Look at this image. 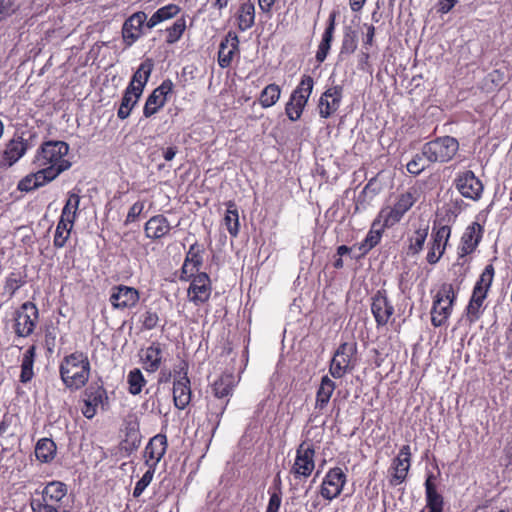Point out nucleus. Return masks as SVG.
I'll use <instances>...</instances> for the list:
<instances>
[{
	"label": "nucleus",
	"mask_w": 512,
	"mask_h": 512,
	"mask_svg": "<svg viewBox=\"0 0 512 512\" xmlns=\"http://www.w3.org/2000/svg\"><path fill=\"white\" fill-rule=\"evenodd\" d=\"M92 366L88 354L75 350L65 355L59 363V376L65 386L71 392H76L86 387L91 376Z\"/></svg>",
	"instance_id": "obj_1"
},
{
	"label": "nucleus",
	"mask_w": 512,
	"mask_h": 512,
	"mask_svg": "<svg viewBox=\"0 0 512 512\" xmlns=\"http://www.w3.org/2000/svg\"><path fill=\"white\" fill-rule=\"evenodd\" d=\"M69 144L62 140H47L37 148L32 160L35 167H44L57 175L70 169L72 163L66 159Z\"/></svg>",
	"instance_id": "obj_2"
},
{
	"label": "nucleus",
	"mask_w": 512,
	"mask_h": 512,
	"mask_svg": "<svg viewBox=\"0 0 512 512\" xmlns=\"http://www.w3.org/2000/svg\"><path fill=\"white\" fill-rule=\"evenodd\" d=\"M458 298L452 283L443 282L432 297L431 324L435 328L446 326Z\"/></svg>",
	"instance_id": "obj_3"
},
{
	"label": "nucleus",
	"mask_w": 512,
	"mask_h": 512,
	"mask_svg": "<svg viewBox=\"0 0 512 512\" xmlns=\"http://www.w3.org/2000/svg\"><path fill=\"white\" fill-rule=\"evenodd\" d=\"M419 198V188L412 186L400 193L392 206L383 207L378 214L380 219H383L384 227H393L398 224Z\"/></svg>",
	"instance_id": "obj_4"
},
{
	"label": "nucleus",
	"mask_w": 512,
	"mask_h": 512,
	"mask_svg": "<svg viewBox=\"0 0 512 512\" xmlns=\"http://www.w3.org/2000/svg\"><path fill=\"white\" fill-rule=\"evenodd\" d=\"M314 79L312 76L302 75L298 85L292 91L289 100L285 104V114L292 122L298 121L313 92Z\"/></svg>",
	"instance_id": "obj_5"
},
{
	"label": "nucleus",
	"mask_w": 512,
	"mask_h": 512,
	"mask_svg": "<svg viewBox=\"0 0 512 512\" xmlns=\"http://www.w3.org/2000/svg\"><path fill=\"white\" fill-rule=\"evenodd\" d=\"M39 323V309L32 301H26L13 313L12 330L17 338H28Z\"/></svg>",
	"instance_id": "obj_6"
},
{
	"label": "nucleus",
	"mask_w": 512,
	"mask_h": 512,
	"mask_svg": "<svg viewBox=\"0 0 512 512\" xmlns=\"http://www.w3.org/2000/svg\"><path fill=\"white\" fill-rule=\"evenodd\" d=\"M68 502V486L64 482L53 480L48 482L40 493L35 492L30 504L68 510Z\"/></svg>",
	"instance_id": "obj_7"
},
{
	"label": "nucleus",
	"mask_w": 512,
	"mask_h": 512,
	"mask_svg": "<svg viewBox=\"0 0 512 512\" xmlns=\"http://www.w3.org/2000/svg\"><path fill=\"white\" fill-rule=\"evenodd\" d=\"M357 343L343 342L336 349L330 365L329 373L335 379L342 378L354 370L357 363Z\"/></svg>",
	"instance_id": "obj_8"
},
{
	"label": "nucleus",
	"mask_w": 512,
	"mask_h": 512,
	"mask_svg": "<svg viewBox=\"0 0 512 512\" xmlns=\"http://www.w3.org/2000/svg\"><path fill=\"white\" fill-rule=\"evenodd\" d=\"M458 149L459 143L456 138L444 136L425 143L422 152L428 162L445 163L455 156Z\"/></svg>",
	"instance_id": "obj_9"
},
{
	"label": "nucleus",
	"mask_w": 512,
	"mask_h": 512,
	"mask_svg": "<svg viewBox=\"0 0 512 512\" xmlns=\"http://www.w3.org/2000/svg\"><path fill=\"white\" fill-rule=\"evenodd\" d=\"M189 364L186 360H181L175 366L173 380V402L177 409L184 410L191 402L192 390L191 382L188 377Z\"/></svg>",
	"instance_id": "obj_10"
},
{
	"label": "nucleus",
	"mask_w": 512,
	"mask_h": 512,
	"mask_svg": "<svg viewBox=\"0 0 512 512\" xmlns=\"http://www.w3.org/2000/svg\"><path fill=\"white\" fill-rule=\"evenodd\" d=\"M314 469V446L312 443L303 441L296 449V456L291 466L290 474H292L296 480L307 479L312 475Z\"/></svg>",
	"instance_id": "obj_11"
},
{
	"label": "nucleus",
	"mask_w": 512,
	"mask_h": 512,
	"mask_svg": "<svg viewBox=\"0 0 512 512\" xmlns=\"http://www.w3.org/2000/svg\"><path fill=\"white\" fill-rule=\"evenodd\" d=\"M189 282L187 298L194 306L200 307L208 303L212 294V280L208 273L198 272L191 278L183 280Z\"/></svg>",
	"instance_id": "obj_12"
},
{
	"label": "nucleus",
	"mask_w": 512,
	"mask_h": 512,
	"mask_svg": "<svg viewBox=\"0 0 512 512\" xmlns=\"http://www.w3.org/2000/svg\"><path fill=\"white\" fill-rule=\"evenodd\" d=\"M370 309L377 328L384 327L389 323L395 309L386 289L381 288L372 294Z\"/></svg>",
	"instance_id": "obj_13"
},
{
	"label": "nucleus",
	"mask_w": 512,
	"mask_h": 512,
	"mask_svg": "<svg viewBox=\"0 0 512 512\" xmlns=\"http://www.w3.org/2000/svg\"><path fill=\"white\" fill-rule=\"evenodd\" d=\"M346 483L347 475L344 473L342 468H330L326 472L319 487V494L323 499L330 502L341 495Z\"/></svg>",
	"instance_id": "obj_14"
},
{
	"label": "nucleus",
	"mask_w": 512,
	"mask_h": 512,
	"mask_svg": "<svg viewBox=\"0 0 512 512\" xmlns=\"http://www.w3.org/2000/svg\"><path fill=\"white\" fill-rule=\"evenodd\" d=\"M140 300L138 289L124 284L114 285L110 289L109 302L115 310H130L137 306Z\"/></svg>",
	"instance_id": "obj_15"
},
{
	"label": "nucleus",
	"mask_w": 512,
	"mask_h": 512,
	"mask_svg": "<svg viewBox=\"0 0 512 512\" xmlns=\"http://www.w3.org/2000/svg\"><path fill=\"white\" fill-rule=\"evenodd\" d=\"M454 186L463 197L473 201H478L484 190L482 181L471 170L459 172L454 179Z\"/></svg>",
	"instance_id": "obj_16"
},
{
	"label": "nucleus",
	"mask_w": 512,
	"mask_h": 512,
	"mask_svg": "<svg viewBox=\"0 0 512 512\" xmlns=\"http://www.w3.org/2000/svg\"><path fill=\"white\" fill-rule=\"evenodd\" d=\"M411 448L410 445H403L398 455L392 460L389 472V483L391 486L402 484L408 475L411 467Z\"/></svg>",
	"instance_id": "obj_17"
},
{
	"label": "nucleus",
	"mask_w": 512,
	"mask_h": 512,
	"mask_svg": "<svg viewBox=\"0 0 512 512\" xmlns=\"http://www.w3.org/2000/svg\"><path fill=\"white\" fill-rule=\"evenodd\" d=\"M343 90V86L333 85L321 94L317 104L321 118L328 119L338 111L343 99Z\"/></svg>",
	"instance_id": "obj_18"
},
{
	"label": "nucleus",
	"mask_w": 512,
	"mask_h": 512,
	"mask_svg": "<svg viewBox=\"0 0 512 512\" xmlns=\"http://www.w3.org/2000/svg\"><path fill=\"white\" fill-rule=\"evenodd\" d=\"M28 140L15 134L6 144L1 153L0 168H10L16 164L28 151Z\"/></svg>",
	"instance_id": "obj_19"
},
{
	"label": "nucleus",
	"mask_w": 512,
	"mask_h": 512,
	"mask_svg": "<svg viewBox=\"0 0 512 512\" xmlns=\"http://www.w3.org/2000/svg\"><path fill=\"white\" fill-rule=\"evenodd\" d=\"M174 84L171 79H165L152 93L147 97L143 115L150 118L155 115L167 102V96L173 92Z\"/></svg>",
	"instance_id": "obj_20"
},
{
	"label": "nucleus",
	"mask_w": 512,
	"mask_h": 512,
	"mask_svg": "<svg viewBox=\"0 0 512 512\" xmlns=\"http://www.w3.org/2000/svg\"><path fill=\"white\" fill-rule=\"evenodd\" d=\"M167 448L168 441L165 434L159 433L150 438L143 452L145 465L156 469L157 465L164 457Z\"/></svg>",
	"instance_id": "obj_21"
},
{
	"label": "nucleus",
	"mask_w": 512,
	"mask_h": 512,
	"mask_svg": "<svg viewBox=\"0 0 512 512\" xmlns=\"http://www.w3.org/2000/svg\"><path fill=\"white\" fill-rule=\"evenodd\" d=\"M484 234V227L478 222H472L468 225L462 234L460 245L458 247V256L460 258L472 254L480 244Z\"/></svg>",
	"instance_id": "obj_22"
},
{
	"label": "nucleus",
	"mask_w": 512,
	"mask_h": 512,
	"mask_svg": "<svg viewBox=\"0 0 512 512\" xmlns=\"http://www.w3.org/2000/svg\"><path fill=\"white\" fill-rule=\"evenodd\" d=\"M205 249L203 245L198 242L190 245L180 269V280H187L192 277L193 274L200 272V268L203 265V254Z\"/></svg>",
	"instance_id": "obj_23"
},
{
	"label": "nucleus",
	"mask_w": 512,
	"mask_h": 512,
	"mask_svg": "<svg viewBox=\"0 0 512 512\" xmlns=\"http://www.w3.org/2000/svg\"><path fill=\"white\" fill-rule=\"evenodd\" d=\"M147 22L145 12L139 11L127 18L122 26V38L126 47L132 46L142 35Z\"/></svg>",
	"instance_id": "obj_24"
},
{
	"label": "nucleus",
	"mask_w": 512,
	"mask_h": 512,
	"mask_svg": "<svg viewBox=\"0 0 512 512\" xmlns=\"http://www.w3.org/2000/svg\"><path fill=\"white\" fill-rule=\"evenodd\" d=\"M389 228L390 227H384L383 219H380V215L378 214L373 220L366 237L360 243L354 245V248L359 250L357 258L366 256L374 247H376L382 239L384 230Z\"/></svg>",
	"instance_id": "obj_25"
},
{
	"label": "nucleus",
	"mask_w": 512,
	"mask_h": 512,
	"mask_svg": "<svg viewBox=\"0 0 512 512\" xmlns=\"http://www.w3.org/2000/svg\"><path fill=\"white\" fill-rule=\"evenodd\" d=\"M172 226L163 214H157L150 217L144 224L145 237L157 241L170 235Z\"/></svg>",
	"instance_id": "obj_26"
},
{
	"label": "nucleus",
	"mask_w": 512,
	"mask_h": 512,
	"mask_svg": "<svg viewBox=\"0 0 512 512\" xmlns=\"http://www.w3.org/2000/svg\"><path fill=\"white\" fill-rule=\"evenodd\" d=\"M163 344L159 341H153L145 349L141 350V363L148 373H154L159 370L163 361Z\"/></svg>",
	"instance_id": "obj_27"
},
{
	"label": "nucleus",
	"mask_w": 512,
	"mask_h": 512,
	"mask_svg": "<svg viewBox=\"0 0 512 512\" xmlns=\"http://www.w3.org/2000/svg\"><path fill=\"white\" fill-rule=\"evenodd\" d=\"M238 52L239 38L235 32L229 31L219 46L218 65L221 68L230 67L235 54Z\"/></svg>",
	"instance_id": "obj_28"
},
{
	"label": "nucleus",
	"mask_w": 512,
	"mask_h": 512,
	"mask_svg": "<svg viewBox=\"0 0 512 512\" xmlns=\"http://www.w3.org/2000/svg\"><path fill=\"white\" fill-rule=\"evenodd\" d=\"M424 486L428 512H443L444 498L437 491L436 476L432 472L427 474Z\"/></svg>",
	"instance_id": "obj_29"
},
{
	"label": "nucleus",
	"mask_w": 512,
	"mask_h": 512,
	"mask_svg": "<svg viewBox=\"0 0 512 512\" xmlns=\"http://www.w3.org/2000/svg\"><path fill=\"white\" fill-rule=\"evenodd\" d=\"M335 20H336V12L333 11L329 15L327 26L324 30V33L322 34V39H321L318 49L316 51L315 58L319 64H321L325 61V59L330 51L331 44H332V41L334 38V32H335Z\"/></svg>",
	"instance_id": "obj_30"
},
{
	"label": "nucleus",
	"mask_w": 512,
	"mask_h": 512,
	"mask_svg": "<svg viewBox=\"0 0 512 512\" xmlns=\"http://www.w3.org/2000/svg\"><path fill=\"white\" fill-rule=\"evenodd\" d=\"M36 356L37 347L35 344L30 345L22 354L19 375L20 383L27 384L34 378V364L36 361Z\"/></svg>",
	"instance_id": "obj_31"
},
{
	"label": "nucleus",
	"mask_w": 512,
	"mask_h": 512,
	"mask_svg": "<svg viewBox=\"0 0 512 512\" xmlns=\"http://www.w3.org/2000/svg\"><path fill=\"white\" fill-rule=\"evenodd\" d=\"M335 389V382L332 379H330L327 375L321 378L315 399V410L319 414H322L323 411L327 408Z\"/></svg>",
	"instance_id": "obj_32"
},
{
	"label": "nucleus",
	"mask_w": 512,
	"mask_h": 512,
	"mask_svg": "<svg viewBox=\"0 0 512 512\" xmlns=\"http://www.w3.org/2000/svg\"><path fill=\"white\" fill-rule=\"evenodd\" d=\"M230 399H217L211 400L208 403L207 422L211 427L214 434L220 425L222 416L229 404Z\"/></svg>",
	"instance_id": "obj_33"
},
{
	"label": "nucleus",
	"mask_w": 512,
	"mask_h": 512,
	"mask_svg": "<svg viewBox=\"0 0 512 512\" xmlns=\"http://www.w3.org/2000/svg\"><path fill=\"white\" fill-rule=\"evenodd\" d=\"M141 95L142 93L134 91L133 85H128L124 90L121 103L117 111V117L121 120L127 119L130 116L132 109L138 103Z\"/></svg>",
	"instance_id": "obj_34"
},
{
	"label": "nucleus",
	"mask_w": 512,
	"mask_h": 512,
	"mask_svg": "<svg viewBox=\"0 0 512 512\" xmlns=\"http://www.w3.org/2000/svg\"><path fill=\"white\" fill-rule=\"evenodd\" d=\"M235 387V377L232 373H223L213 384L214 398L229 399Z\"/></svg>",
	"instance_id": "obj_35"
},
{
	"label": "nucleus",
	"mask_w": 512,
	"mask_h": 512,
	"mask_svg": "<svg viewBox=\"0 0 512 512\" xmlns=\"http://www.w3.org/2000/svg\"><path fill=\"white\" fill-rule=\"evenodd\" d=\"M153 70V61L150 58L145 59L139 65L138 69L133 74L131 81L128 85H133L134 91H138L139 93H143V90L150 78L151 72Z\"/></svg>",
	"instance_id": "obj_36"
},
{
	"label": "nucleus",
	"mask_w": 512,
	"mask_h": 512,
	"mask_svg": "<svg viewBox=\"0 0 512 512\" xmlns=\"http://www.w3.org/2000/svg\"><path fill=\"white\" fill-rule=\"evenodd\" d=\"M486 296L472 292L469 302L464 310L465 320L469 324L476 323L482 316L483 304L486 300Z\"/></svg>",
	"instance_id": "obj_37"
},
{
	"label": "nucleus",
	"mask_w": 512,
	"mask_h": 512,
	"mask_svg": "<svg viewBox=\"0 0 512 512\" xmlns=\"http://www.w3.org/2000/svg\"><path fill=\"white\" fill-rule=\"evenodd\" d=\"M27 283V274L21 271L10 272L4 280L3 295L8 299H12L19 289Z\"/></svg>",
	"instance_id": "obj_38"
},
{
	"label": "nucleus",
	"mask_w": 512,
	"mask_h": 512,
	"mask_svg": "<svg viewBox=\"0 0 512 512\" xmlns=\"http://www.w3.org/2000/svg\"><path fill=\"white\" fill-rule=\"evenodd\" d=\"M238 29L242 32L250 29L255 23V5L251 1L240 4L236 13Z\"/></svg>",
	"instance_id": "obj_39"
},
{
	"label": "nucleus",
	"mask_w": 512,
	"mask_h": 512,
	"mask_svg": "<svg viewBox=\"0 0 512 512\" xmlns=\"http://www.w3.org/2000/svg\"><path fill=\"white\" fill-rule=\"evenodd\" d=\"M429 226L428 224L420 225L411 235L408 236V255H417L419 254L424 247L425 241L428 236Z\"/></svg>",
	"instance_id": "obj_40"
},
{
	"label": "nucleus",
	"mask_w": 512,
	"mask_h": 512,
	"mask_svg": "<svg viewBox=\"0 0 512 512\" xmlns=\"http://www.w3.org/2000/svg\"><path fill=\"white\" fill-rule=\"evenodd\" d=\"M57 453L56 443L50 438H41L35 445L36 459L41 463H50Z\"/></svg>",
	"instance_id": "obj_41"
},
{
	"label": "nucleus",
	"mask_w": 512,
	"mask_h": 512,
	"mask_svg": "<svg viewBox=\"0 0 512 512\" xmlns=\"http://www.w3.org/2000/svg\"><path fill=\"white\" fill-rule=\"evenodd\" d=\"M226 212L223 218L224 225L232 237H237L240 231L239 212L236 203L230 200L225 203Z\"/></svg>",
	"instance_id": "obj_42"
},
{
	"label": "nucleus",
	"mask_w": 512,
	"mask_h": 512,
	"mask_svg": "<svg viewBox=\"0 0 512 512\" xmlns=\"http://www.w3.org/2000/svg\"><path fill=\"white\" fill-rule=\"evenodd\" d=\"M83 395L85 401L91 402L93 405L98 407H104L108 404L107 391L103 385L97 382L91 383L88 387H86Z\"/></svg>",
	"instance_id": "obj_43"
},
{
	"label": "nucleus",
	"mask_w": 512,
	"mask_h": 512,
	"mask_svg": "<svg viewBox=\"0 0 512 512\" xmlns=\"http://www.w3.org/2000/svg\"><path fill=\"white\" fill-rule=\"evenodd\" d=\"M180 11L181 8L176 4L163 6L152 14V16L147 20L146 26L147 28L152 29L159 23L177 16Z\"/></svg>",
	"instance_id": "obj_44"
},
{
	"label": "nucleus",
	"mask_w": 512,
	"mask_h": 512,
	"mask_svg": "<svg viewBox=\"0 0 512 512\" xmlns=\"http://www.w3.org/2000/svg\"><path fill=\"white\" fill-rule=\"evenodd\" d=\"M495 276V268L492 263L486 265L478 280L476 281L472 292L488 296Z\"/></svg>",
	"instance_id": "obj_45"
},
{
	"label": "nucleus",
	"mask_w": 512,
	"mask_h": 512,
	"mask_svg": "<svg viewBox=\"0 0 512 512\" xmlns=\"http://www.w3.org/2000/svg\"><path fill=\"white\" fill-rule=\"evenodd\" d=\"M282 89L276 83L268 84L260 92L258 102L262 108H270L274 106L280 99Z\"/></svg>",
	"instance_id": "obj_46"
},
{
	"label": "nucleus",
	"mask_w": 512,
	"mask_h": 512,
	"mask_svg": "<svg viewBox=\"0 0 512 512\" xmlns=\"http://www.w3.org/2000/svg\"><path fill=\"white\" fill-rule=\"evenodd\" d=\"M186 30V19L184 16L178 18L171 26L167 27L166 39L167 44H174L179 41Z\"/></svg>",
	"instance_id": "obj_47"
},
{
	"label": "nucleus",
	"mask_w": 512,
	"mask_h": 512,
	"mask_svg": "<svg viewBox=\"0 0 512 512\" xmlns=\"http://www.w3.org/2000/svg\"><path fill=\"white\" fill-rule=\"evenodd\" d=\"M146 379L142 372L138 368H134L128 373L127 383L128 391L132 395H138L141 393L143 387L146 385Z\"/></svg>",
	"instance_id": "obj_48"
},
{
	"label": "nucleus",
	"mask_w": 512,
	"mask_h": 512,
	"mask_svg": "<svg viewBox=\"0 0 512 512\" xmlns=\"http://www.w3.org/2000/svg\"><path fill=\"white\" fill-rule=\"evenodd\" d=\"M72 229V225L58 221L54 233L53 246L57 249L63 248L70 238Z\"/></svg>",
	"instance_id": "obj_49"
},
{
	"label": "nucleus",
	"mask_w": 512,
	"mask_h": 512,
	"mask_svg": "<svg viewBox=\"0 0 512 512\" xmlns=\"http://www.w3.org/2000/svg\"><path fill=\"white\" fill-rule=\"evenodd\" d=\"M358 46L357 34L355 31L349 29L344 32L340 54L350 55L354 53Z\"/></svg>",
	"instance_id": "obj_50"
},
{
	"label": "nucleus",
	"mask_w": 512,
	"mask_h": 512,
	"mask_svg": "<svg viewBox=\"0 0 512 512\" xmlns=\"http://www.w3.org/2000/svg\"><path fill=\"white\" fill-rule=\"evenodd\" d=\"M38 170L36 172L31 173L33 177V181L36 184L37 188L43 187L46 184L55 180L59 175L50 171L44 167H36Z\"/></svg>",
	"instance_id": "obj_51"
},
{
	"label": "nucleus",
	"mask_w": 512,
	"mask_h": 512,
	"mask_svg": "<svg viewBox=\"0 0 512 512\" xmlns=\"http://www.w3.org/2000/svg\"><path fill=\"white\" fill-rule=\"evenodd\" d=\"M431 236L432 242L436 243V246L440 245L446 249L447 243L451 236V227L448 225L434 227Z\"/></svg>",
	"instance_id": "obj_52"
},
{
	"label": "nucleus",
	"mask_w": 512,
	"mask_h": 512,
	"mask_svg": "<svg viewBox=\"0 0 512 512\" xmlns=\"http://www.w3.org/2000/svg\"><path fill=\"white\" fill-rule=\"evenodd\" d=\"M159 321L158 313L152 309H147L140 316L141 329L145 331L153 330L158 326Z\"/></svg>",
	"instance_id": "obj_53"
},
{
	"label": "nucleus",
	"mask_w": 512,
	"mask_h": 512,
	"mask_svg": "<svg viewBox=\"0 0 512 512\" xmlns=\"http://www.w3.org/2000/svg\"><path fill=\"white\" fill-rule=\"evenodd\" d=\"M156 469L148 467L147 471L143 474L140 480H138L133 489V496L138 498L152 482Z\"/></svg>",
	"instance_id": "obj_54"
},
{
	"label": "nucleus",
	"mask_w": 512,
	"mask_h": 512,
	"mask_svg": "<svg viewBox=\"0 0 512 512\" xmlns=\"http://www.w3.org/2000/svg\"><path fill=\"white\" fill-rule=\"evenodd\" d=\"M425 156H423V152L421 154H416L406 165L407 171L412 175H419L422 171L426 169V164L424 162Z\"/></svg>",
	"instance_id": "obj_55"
},
{
	"label": "nucleus",
	"mask_w": 512,
	"mask_h": 512,
	"mask_svg": "<svg viewBox=\"0 0 512 512\" xmlns=\"http://www.w3.org/2000/svg\"><path fill=\"white\" fill-rule=\"evenodd\" d=\"M81 189L78 187H74L67 193V200L64 204L65 208L72 210L73 212L78 214L79 205L81 201Z\"/></svg>",
	"instance_id": "obj_56"
},
{
	"label": "nucleus",
	"mask_w": 512,
	"mask_h": 512,
	"mask_svg": "<svg viewBox=\"0 0 512 512\" xmlns=\"http://www.w3.org/2000/svg\"><path fill=\"white\" fill-rule=\"evenodd\" d=\"M445 249L443 246H436V243L432 242L429 244L426 260L429 264H436L443 256Z\"/></svg>",
	"instance_id": "obj_57"
},
{
	"label": "nucleus",
	"mask_w": 512,
	"mask_h": 512,
	"mask_svg": "<svg viewBox=\"0 0 512 512\" xmlns=\"http://www.w3.org/2000/svg\"><path fill=\"white\" fill-rule=\"evenodd\" d=\"M18 8L16 0H0V20L12 16Z\"/></svg>",
	"instance_id": "obj_58"
},
{
	"label": "nucleus",
	"mask_w": 512,
	"mask_h": 512,
	"mask_svg": "<svg viewBox=\"0 0 512 512\" xmlns=\"http://www.w3.org/2000/svg\"><path fill=\"white\" fill-rule=\"evenodd\" d=\"M144 201L135 202L129 209L126 219L124 221L125 225L133 223L137 220V218L141 215L144 209Z\"/></svg>",
	"instance_id": "obj_59"
},
{
	"label": "nucleus",
	"mask_w": 512,
	"mask_h": 512,
	"mask_svg": "<svg viewBox=\"0 0 512 512\" xmlns=\"http://www.w3.org/2000/svg\"><path fill=\"white\" fill-rule=\"evenodd\" d=\"M269 501L265 512H279L282 503V492H268Z\"/></svg>",
	"instance_id": "obj_60"
},
{
	"label": "nucleus",
	"mask_w": 512,
	"mask_h": 512,
	"mask_svg": "<svg viewBox=\"0 0 512 512\" xmlns=\"http://www.w3.org/2000/svg\"><path fill=\"white\" fill-rule=\"evenodd\" d=\"M487 81H489L495 89H500L505 83V73L495 69L487 75Z\"/></svg>",
	"instance_id": "obj_61"
},
{
	"label": "nucleus",
	"mask_w": 512,
	"mask_h": 512,
	"mask_svg": "<svg viewBox=\"0 0 512 512\" xmlns=\"http://www.w3.org/2000/svg\"><path fill=\"white\" fill-rule=\"evenodd\" d=\"M17 189L21 192H31L37 189L35 182L33 181V177L30 174L23 177L17 185Z\"/></svg>",
	"instance_id": "obj_62"
},
{
	"label": "nucleus",
	"mask_w": 512,
	"mask_h": 512,
	"mask_svg": "<svg viewBox=\"0 0 512 512\" xmlns=\"http://www.w3.org/2000/svg\"><path fill=\"white\" fill-rule=\"evenodd\" d=\"M459 0H438L437 12L440 14H447L450 12Z\"/></svg>",
	"instance_id": "obj_63"
},
{
	"label": "nucleus",
	"mask_w": 512,
	"mask_h": 512,
	"mask_svg": "<svg viewBox=\"0 0 512 512\" xmlns=\"http://www.w3.org/2000/svg\"><path fill=\"white\" fill-rule=\"evenodd\" d=\"M77 216V213L73 212L72 210H69L68 208L63 207L58 221L74 226Z\"/></svg>",
	"instance_id": "obj_64"
}]
</instances>
